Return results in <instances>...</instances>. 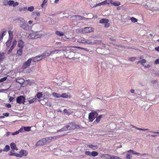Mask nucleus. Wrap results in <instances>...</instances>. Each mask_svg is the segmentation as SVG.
<instances>
[{
    "mask_svg": "<svg viewBox=\"0 0 159 159\" xmlns=\"http://www.w3.org/2000/svg\"><path fill=\"white\" fill-rule=\"evenodd\" d=\"M80 126L76 125L75 122H71L68 123L63 127L57 131V132L65 131L67 130L74 129H79Z\"/></svg>",
    "mask_w": 159,
    "mask_h": 159,
    "instance_id": "f257e3e1",
    "label": "nucleus"
},
{
    "mask_svg": "<svg viewBox=\"0 0 159 159\" xmlns=\"http://www.w3.org/2000/svg\"><path fill=\"white\" fill-rule=\"evenodd\" d=\"M98 114L97 112H90L89 116V118L90 122H92L94 119L96 118L98 116Z\"/></svg>",
    "mask_w": 159,
    "mask_h": 159,
    "instance_id": "f03ea898",
    "label": "nucleus"
},
{
    "mask_svg": "<svg viewBox=\"0 0 159 159\" xmlns=\"http://www.w3.org/2000/svg\"><path fill=\"white\" fill-rule=\"evenodd\" d=\"M109 20L107 19H102L99 21L100 24H104V27L107 28L110 26V23L108 22Z\"/></svg>",
    "mask_w": 159,
    "mask_h": 159,
    "instance_id": "7ed1b4c3",
    "label": "nucleus"
},
{
    "mask_svg": "<svg viewBox=\"0 0 159 159\" xmlns=\"http://www.w3.org/2000/svg\"><path fill=\"white\" fill-rule=\"evenodd\" d=\"M93 30V29L92 27H87L83 29L82 31L83 33L84 34L92 32Z\"/></svg>",
    "mask_w": 159,
    "mask_h": 159,
    "instance_id": "20e7f679",
    "label": "nucleus"
},
{
    "mask_svg": "<svg viewBox=\"0 0 159 159\" xmlns=\"http://www.w3.org/2000/svg\"><path fill=\"white\" fill-rule=\"evenodd\" d=\"M41 36L40 34H38L36 33L33 32L29 34L28 37L30 39H34L39 38Z\"/></svg>",
    "mask_w": 159,
    "mask_h": 159,
    "instance_id": "39448f33",
    "label": "nucleus"
},
{
    "mask_svg": "<svg viewBox=\"0 0 159 159\" xmlns=\"http://www.w3.org/2000/svg\"><path fill=\"white\" fill-rule=\"evenodd\" d=\"M25 98L23 96H20L17 98L16 99V102L17 103L21 104L24 103L25 102Z\"/></svg>",
    "mask_w": 159,
    "mask_h": 159,
    "instance_id": "423d86ee",
    "label": "nucleus"
},
{
    "mask_svg": "<svg viewBox=\"0 0 159 159\" xmlns=\"http://www.w3.org/2000/svg\"><path fill=\"white\" fill-rule=\"evenodd\" d=\"M32 61V59H29L27 61H25L22 66V68L23 69H25L28 67L30 65L31 61Z\"/></svg>",
    "mask_w": 159,
    "mask_h": 159,
    "instance_id": "0eeeda50",
    "label": "nucleus"
},
{
    "mask_svg": "<svg viewBox=\"0 0 159 159\" xmlns=\"http://www.w3.org/2000/svg\"><path fill=\"white\" fill-rule=\"evenodd\" d=\"M7 4L10 6H12L13 7H15L17 6L18 5L19 3L18 2H15L13 0H9L7 1Z\"/></svg>",
    "mask_w": 159,
    "mask_h": 159,
    "instance_id": "6e6552de",
    "label": "nucleus"
},
{
    "mask_svg": "<svg viewBox=\"0 0 159 159\" xmlns=\"http://www.w3.org/2000/svg\"><path fill=\"white\" fill-rule=\"evenodd\" d=\"M46 139H43L42 140H40L38 141L36 144V146L37 147L40 145H44L45 143Z\"/></svg>",
    "mask_w": 159,
    "mask_h": 159,
    "instance_id": "1a4fd4ad",
    "label": "nucleus"
},
{
    "mask_svg": "<svg viewBox=\"0 0 159 159\" xmlns=\"http://www.w3.org/2000/svg\"><path fill=\"white\" fill-rule=\"evenodd\" d=\"M22 22L23 24L22 25L21 27L26 30H27L29 29V25L25 22L24 20L22 19Z\"/></svg>",
    "mask_w": 159,
    "mask_h": 159,
    "instance_id": "9d476101",
    "label": "nucleus"
},
{
    "mask_svg": "<svg viewBox=\"0 0 159 159\" xmlns=\"http://www.w3.org/2000/svg\"><path fill=\"white\" fill-rule=\"evenodd\" d=\"M19 154H20V157H21L24 155L25 156H27L28 153L26 151L24 150H21L19 152Z\"/></svg>",
    "mask_w": 159,
    "mask_h": 159,
    "instance_id": "9b49d317",
    "label": "nucleus"
},
{
    "mask_svg": "<svg viewBox=\"0 0 159 159\" xmlns=\"http://www.w3.org/2000/svg\"><path fill=\"white\" fill-rule=\"evenodd\" d=\"M18 46L20 48H22L24 47V43L22 40H20L18 41Z\"/></svg>",
    "mask_w": 159,
    "mask_h": 159,
    "instance_id": "f8f14e48",
    "label": "nucleus"
},
{
    "mask_svg": "<svg viewBox=\"0 0 159 159\" xmlns=\"http://www.w3.org/2000/svg\"><path fill=\"white\" fill-rule=\"evenodd\" d=\"M10 146L12 150H17L18 149L16 147V144L14 143H11L10 144Z\"/></svg>",
    "mask_w": 159,
    "mask_h": 159,
    "instance_id": "ddd939ff",
    "label": "nucleus"
},
{
    "mask_svg": "<svg viewBox=\"0 0 159 159\" xmlns=\"http://www.w3.org/2000/svg\"><path fill=\"white\" fill-rule=\"evenodd\" d=\"M51 54V53H50L49 51H47L46 52H44L43 54H42L41 55L42 56L43 58H45L49 56Z\"/></svg>",
    "mask_w": 159,
    "mask_h": 159,
    "instance_id": "4468645a",
    "label": "nucleus"
},
{
    "mask_svg": "<svg viewBox=\"0 0 159 159\" xmlns=\"http://www.w3.org/2000/svg\"><path fill=\"white\" fill-rule=\"evenodd\" d=\"M63 111H62L61 110H58V112L59 113H61L62 112V114L63 113L65 115L66 114V115H69V113L67 112V110H62Z\"/></svg>",
    "mask_w": 159,
    "mask_h": 159,
    "instance_id": "2eb2a0df",
    "label": "nucleus"
},
{
    "mask_svg": "<svg viewBox=\"0 0 159 159\" xmlns=\"http://www.w3.org/2000/svg\"><path fill=\"white\" fill-rule=\"evenodd\" d=\"M22 53V48H20L17 51V54L19 56H21Z\"/></svg>",
    "mask_w": 159,
    "mask_h": 159,
    "instance_id": "dca6fc26",
    "label": "nucleus"
},
{
    "mask_svg": "<svg viewBox=\"0 0 159 159\" xmlns=\"http://www.w3.org/2000/svg\"><path fill=\"white\" fill-rule=\"evenodd\" d=\"M48 2V0H43L42 3L41 5L42 8H44L47 6L46 3Z\"/></svg>",
    "mask_w": 159,
    "mask_h": 159,
    "instance_id": "f3484780",
    "label": "nucleus"
},
{
    "mask_svg": "<svg viewBox=\"0 0 159 159\" xmlns=\"http://www.w3.org/2000/svg\"><path fill=\"white\" fill-rule=\"evenodd\" d=\"M8 34L9 35V36L8 38V39H9L12 40L13 38V32L11 31L10 30H9L8 31Z\"/></svg>",
    "mask_w": 159,
    "mask_h": 159,
    "instance_id": "a211bd4d",
    "label": "nucleus"
},
{
    "mask_svg": "<svg viewBox=\"0 0 159 159\" xmlns=\"http://www.w3.org/2000/svg\"><path fill=\"white\" fill-rule=\"evenodd\" d=\"M52 96L55 98H61V94H60L59 93H56L55 92H53L52 93Z\"/></svg>",
    "mask_w": 159,
    "mask_h": 159,
    "instance_id": "6ab92c4d",
    "label": "nucleus"
},
{
    "mask_svg": "<svg viewBox=\"0 0 159 159\" xmlns=\"http://www.w3.org/2000/svg\"><path fill=\"white\" fill-rule=\"evenodd\" d=\"M131 126L132 128H135L137 129L140 130L145 131V130H148V129H142V128H137L136 126H134L131 125Z\"/></svg>",
    "mask_w": 159,
    "mask_h": 159,
    "instance_id": "aec40b11",
    "label": "nucleus"
},
{
    "mask_svg": "<svg viewBox=\"0 0 159 159\" xmlns=\"http://www.w3.org/2000/svg\"><path fill=\"white\" fill-rule=\"evenodd\" d=\"M10 149V146L8 145H6L4 148L3 149V151L4 152H7L9 151Z\"/></svg>",
    "mask_w": 159,
    "mask_h": 159,
    "instance_id": "412c9836",
    "label": "nucleus"
},
{
    "mask_svg": "<svg viewBox=\"0 0 159 159\" xmlns=\"http://www.w3.org/2000/svg\"><path fill=\"white\" fill-rule=\"evenodd\" d=\"M16 81L17 82L20 84H22L24 82V80L22 79H16Z\"/></svg>",
    "mask_w": 159,
    "mask_h": 159,
    "instance_id": "4be33fe9",
    "label": "nucleus"
},
{
    "mask_svg": "<svg viewBox=\"0 0 159 159\" xmlns=\"http://www.w3.org/2000/svg\"><path fill=\"white\" fill-rule=\"evenodd\" d=\"M37 99L36 97L34 98H33L32 99H31L30 100H29L28 102H29V104H32L35 102H36L37 101Z\"/></svg>",
    "mask_w": 159,
    "mask_h": 159,
    "instance_id": "5701e85b",
    "label": "nucleus"
},
{
    "mask_svg": "<svg viewBox=\"0 0 159 159\" xmlns=\"http://www.w3.org/2000/svg\"><path fill=\"white\" fill-rule=\"evenodd\" d=\"M68 97V95L66 93H63L61 94V98H67Z\"/></svg>",
    "mask_w": 159,
    "mask_h": 159,
    "instance_id": "b1692460",
    "label": "nucleus"
},
{
    "mask_svg": "<svg viewBox=\"0 0 159 159\" xmlns=\"http://www.w3.org/2000/svg\"><path fill=\"white\" fill-rule=\"evenodd\" d=\"M31 127L29 126L23 127L25 131L28 132L31 130Z\"/></svg>",
    "mask_w": 159,
    "mask_h": 159,
    "instance_id": "393cba45",
    "label": "nucleus"
},
{
    "mask_svg": "<svg viewBox=\"0 0 159 159\" xmlns=\"http://www.w3.org/2000/svg\"><path fill=\"white\" fill-rule=\"evenodd\" d=\"M89 148H92L93 150H95L98 148L97 146L93 145H90L89 146Z\"/></svg>",
    "mask_w": 159,
    "mask_h": 159,
    "instance_id": "a878e982",
    "label": "nucleus"
},
{
    "mask_svg": "<svg viewBox=\"0 0 159 159\" xmlns=\"http://www.w3.org/2000/svg\"><path fill=\"white\" fill-rule=\"evenodd\" d=\"M8 97H9V101L10 102H13L15 101V99L14 98L12 97H10L9 96H8Z\"/></svg>",
    "mask_w": 159,
    "mask_h": 159,
    "instance_id": "bb28decb",
    "label": "nucleus"
},
{
    "mask_svg": "<svg viewBox=\"0 0 159 159\" xmlns=\"http://www.w3.org/2000/svg\"><path fill=\"white\" fill-rule=\"evenodd\" d=\"M56 34L60 36H63L64 34L61 31H57L56 32Z\"/></svg>",
    "mask_w": 159,
    "mask_h": 159,
    "instance_id": "cd10ccee",
    "label": "nucleus"
},
{
    "mask_svg": "<svg viewBox=\"0 0 159 159\" xmlns=\"http://www.w3.org/2000/svg\"><path fill=\"white\" fill-rule=\"evenodd\" d=\"M102 117V115H100L99 116H98V117H96V119L95 120V121H96L98 123L99 122L101 118Z\"/></svg>",
    "mask_w": 159,
    "mask_h": 159,
    "instance_id": "c85d7f7f",
    "label": "nucleus"
},
{
    "mask_svg": "<svg viewBox=\"0 0 159 159\" xmlns=\"http://www.w3.org/2000/svg\"><path fill=\"white\" fill-rule=\"evenodd\" d=\"M98 155V153L96 151H93L91 152V155L93 157H95Z\"/></svg>",
    "mask_w": 159,
    "mask_h": 159,
    "instance_id": "c756f323",
    "label": "nucleus"
},
{
    "mask_svg": "<svg viewBox=\"0 0 159 159\" xmlns=\"http://www.w3.org/2000/svg\"><path fill=\"white\" fill-rule=\"evenodd\" d=\"M108 4V2H107V0L102 2L98 4V5L101 6L102 5H107Z\"/></svg>",
    "mask_w": 159,
    "mask_h": 159,
    "instance_id": "7c9ffc66",
    "label": "nucleus"
},
{
    "mask_svg": "<svg viewBox=\"0 0 159 159\" xmlns=\"http://www.w3.org/2000/svg\"><path fill=\"white\" fill-rule=\"evenodd\" d=\"M27 9L26 7H24L23 8H20L19 10L20 11L24 12L27 10Z\"/></svg>",
    "mask_w": 159,
    "mask_h": 159,
    "instance_id": "2f4dec72",
    "label": "nucleus"
},
{
    "mask_svg": "<svg viewBox=\"0 0 159 159\" xmlns=\"http://www.w3.org/2000/svg\"><path fill=\"white\" fill-rule=\"evenodd\" d=\"M85 40V43H87L89 44H92L93 43H95L93 41H92L86 39Z\"/></svg>",
    "mask_w": 159,
    "mask_h": 159,
    "instance_id": "473e14b6",
    "label": "nucleus"
},
{
    "mask_svg": "<svg viewBox=\"0 0 159 159\" xmlns=\"http://www.w3.org/2000/svg\"><path fill=\"white\" fill-rule=\"evenodd\" d=\"M12 40L8 39V41H7L6 44L7 47H9L12 42Z\"/></svg>",
    "mask_w": 159,
    "mask_h": 159,
    "instance_id": "72a5a7b5",
    "label": "nucleus"
},
{
    "mask_svg": "<svg viewBox=\"0 0 159 159\" xmlns=\"http://www.w3.org/2000/svg\"><path fill=\"white\" fill-rule=\"evenodd\" d=\"M83 18H84V17H83L80 16L76 15V20H81Z\"/></svg>",
    "mask_w": 159,
    "mask_h": 159,
    "instance_id": "f704fd0d",
    "label": "nucleus"
},
{
    "mask_svg": "<svg viewBox=\"0 0 159 159\" xmlns=\"http://www.w3.org/2000/svg\"><path fill=\"white\" fill-rule=\"evenodd\" d=\"M130 20H131L132 22L133 23L136 22L138 21L137 20L136 18L134 17H131Z\"/></svg>",
    "mask_w": 159,
    "mask_h": 159,
    "instance_id": "c9c22d12",
    "label": "nucleus"
},
{
    "mask_svg": "<svg viewBox=\"0 0 159 159\" xmlns=\"http://www.w3.org/2000/svg\"><path fill=\"white\" fill-rule=\"evenodd\" d=\"M113 4L115 6H119L120 5V3L118 1H116L113 3Z\"/></svg>",
    "mask_w": 159,
    "mask_h": 159,
    "instance_id": "e433bc0d",
    "label": "nucleus"
},
{
    "mask_svg": "<svg viewBox=\"0 0 159 159\" xmlns=\"http://www.w3.org/2000/svg\"><path fill=\"white\" fill-rule=\"evenodd\" d=\"M34 7L33 6H31L30 7H29L28 8L27 10L28 11H34Z\"/></svg>",
    "mask_w": 159,
    "mask_h": 159,
    "instance_id": "4c0bfd02",
    "label": "nucleus"
},
{
    "mask_svg": "<svg viewBox=\"0 0 159 159\" xmlns=\"http://www.w3.org/2000/svg\"><path fill=\"white\" fill-rule=\"evenodd\" d=\"M102 156H103L104 157L110 159L111 155L108 154H105L103 155Z\"/></svg>",
    "mask_w": 159,
    "mask_h": 159,
    "instance_id": "58836bf2",
    "label": "nucleus"
},
{
    "mask_svg": "<svg viewBox=\"0 0 159 159\" xmlns=\"http://www.w3.org/2000/svg\"><path fill=\"white\" fill-rule=\"evenodd\" d=\"M7 30L5 29H3L2 30V34H1L4 36L5 35V34H7Z\"/></svg>",
    "mask_w": 159,
    "mask_h": 159,
    "instance_id": "ea45409f",
    "label": "nucleus"
},
{
    "mask_svg": "<svg viewBox=\"0 0 159 159\" xmlns=\"http://www.w3.org/2000/svg\"><path fill=\"white\" fill-rule=\"evenodd\" d=\"M110 159H120V158L118 157L112 156L111 155Z\"/></svg>",
    "mask_w": 159,
    "mask_h": 159,
    "instance_id": "a19ab883",
    "label": "nucleus"
},
{
    "mask_svg": "<svg viewBox=\"0 0 159 159\" xmlns=\"http://www.w3.org/2000/svg\"><path fill=\"white\" fill-rule=\"evenodd\" d=\"M7 77H5L3 78H2L1 79H0V83L6 80L7 79Z\"/></svg>",
    "mask_w": 159,
    "mask_h": 159,
    "instance_id": "79ce46f5",
    "label": "nucleus"
},
{
    "mask_svg": "<svg viewBox=\"0 0 159 159\" xmlns=\"http://www.w3.org/2000/svg\"><path fill=\"white\" fill-rule=\"evenodd\" d=\"M31 58L32 59V61H38V58L37 56L34 57H33Z\"/></svg>",
    "mask_w": 159,
    "mask_h": 159,
    "instance_id": "37998d69",
    "label": "nucleus"
},
{
    "mask_svg": "<svg viewBox=\"0 0 159 159\" xmlns=\"http://www.w3.org/2000/svg\"><path fill=\"white\" fill-rule=\"evenodd\" d=\"M37 98H40L42 96V94L41 93H39L36 95Z\"/></svg>",
    "mask_w": 159,
    "mask_h": 159,
    "instance_id": "c03bdc74",
    "label": "nucleus"
},
{
    "mask_svg": "<svg viewBox=\"0 0 159 159\" xmlns=\"http://www.w3.org/2000/svg\"><path fill=\"white\" fill-rule=\"evenodd\" d=\"M33 14L34 15H35L37 16H39L40 15V13L37 11L34 12Z\"/></svg>",
    "mask_w": 159,
    "mask_h": 159,
    "instance_id": "a18cd8bd",
    "label": "nucleus"
},
{
    "mask_svg": "<svg viewBox=\"0 0 159 159\" xmlns=\"http://www.w3.org/2000/svg\"><path fill=\"white\" fill-rule=\"evenodd\" d=\"M57 50L55 49H53L51 50V51H49V52L50 53H51V54L52 53L57 52Z\"/></svg>",
    "mask_w": 159,
    "mask_h": 159,
    "instance_id": "49530a36",
    "label": "nucleus"
},
{
    "mask_svg": "<svg viewBox=\"0 0 159 159\" xmlns=\"http://www.w3.org/2000/svg\"><path fill=\"white\" fill-rule=\"evenodd\" d=\"M132 154L136 155L138 156H140L141 155V154L140 153L136 152H135L134 151H133V153H132Z\"/></svg>",
    "mask_w": 159,
    "mask_h": 159,
    "instance_id": "de8ad7c7",
    "label": "nucleus"
},
{
    "mask_svg": "<svg viewBox=\"0 0 159 159\" xmlns=\"http://www.w3.org/2000/svg\"><path fill=\"white\" fill-rule=\"evenodd\" d=\"M132 157L130 154H127L126 155V157L127 159H130Z\"/></svg>",
    "mask_w": 159,
    "mask_h": 159,
    "instance_id": "09e8293b",
    "label": "nucleus"
},
{
    "mask_svg": "<svg viewBox=\"0 0 159 159\" xmlns=\"http://www.w3.org/2000/svg\"><path fill=\"white\" fill-rule=\"evenodd\" d=\"M19 133H22L25 132L24 130V129L23 127H22L21 128H20L19 130H18Z\"/></svg>",
    "mask_w": 159,
    "mask_h": 159,
    "instance_id": "8fccbe9b",
    "label": "nucleus"
},
{
    "mask_svg": "<svg viewBox=\"0 0 159 159\" xmlns=\"http://www.w3.org/2000/svg\"><path fill=\"white\" fill-rule=\"evenodd\" d=\"M135 57H132L131 58H129V60L131 61H134L135 60Z\"/></svg>",
    "mask_w": 159,
    "mask_h": 159,
    "instance_id": "3c124183",
    "label": "nucleus"
},
{
    "mask_svg": "<svg viewBox=\"0 0 159 159\" xmlns=\"http://www.w3.org/2000/svg\"><path fill=\"white\" fill-rule=\"evenodd\" d=\"M14 48V47H13V46H11L8 51V53H9L10 52H11L12 51V50Z\"/></svg>",
    "mask_w": 159,
    "mask_h": 159,
    "instance_id": "603ef678",
    "label": "nucleus"
},
{
    "mask_svg": "<svg viewBox=\"0 0 159 159\" xmlns=\"http://www.w3.org/2000/svg\"><path fill=\"white\" fill-rule=\"evenodd\" d=\"M85 153L86 155L89 156H90L91 155V152L89 151H85Z\"/></svg>",
    "mask_w": 159,
    "mask_h": 159,
    "instance_id": "864d4df0",
    "label": "nucleus"
},
{
    "mask_svg": "<svg viewBox=\"0 0 159 159\" xmlns=\"http://www.w3.org/2000/svg\"><path fill=\"white\" fill-rule=\"evenodd\" d=\"M71 18L72 20H76V15L73 16Z\"/></svg>",
    "mask_w": 159,
    "mask_h": 159,
    "instance_id": "5fc2aeb1",
    "label": "nucleus"
},
{
    "mask_svg": "<svg viewBox=\"0 0 159 159\" xmlns=\"http://www.w3.org/2000/svg\"><path fill=\"white\" fill-rule=\"evenodd\" d=\"M65 51L67 53L70 52L71 53L74 54L73 52H71L70 49H66Z\"/></svg>",
    "mask_w": 159,
    "mask_h": 159,
    "instance_id": "6e6d98bb",
    "label": "nucleus"
},
{
    "mask_svg": "<svg viewBox=\"0 0 159 159\" xmlns=\"http://www.w3.org/2000/svg\"><path fill=\"white\" fill-rule=\"evenodd\" d=\"M17 43V41L16 40H14L12 44V46H13V47H14L16 45Z\"/></svg>",
    "mask_w": 159,
    "mask_h": 159,
    "instance_id": "4d7b16f0",
    "label": "nucleus"
},
{
    "mask_svg": "<svg viewBox=\"0 0 159 159\" xmlns=\"http://www.w3.org/2000/svg\"><path fill=\"white\" fill-rule=\"evenodd\" d=\"M19 133V132L18 130V131H16V132H15L14 133H12V135H15Z\"/></svg>",
    "mask_w": 159,
    "mask_h": 159,
    "instance_id": "13d9d810",
    "label": "nucleus"
},
{
    "mask_svg": "<svg viewBox=\"0 0 159 159\" xmlns=\"http://www.w3.org/2000/svg\"><path fill=\"white\" fill-rule=\"evenodd\" d=\"M37 57H38V61L40 60L43 58L42 55H40V56H37Z\"/></svg>",
    "mask_w": 159,
    "mask_h": 159,
    "instance_id": "bf43d9fd",
    "label": "nucleus"
},
{
    "mask_svg": "<svg viewBox=\"0 0 159 159\" xmlns=\"http://www.w3.org/2000/svg\"><path fill=\"white\" fill-rule=\"evenodd\" d=\"M7 89H0V93L4 92L5 91H7Z\"/></svg>",
    "mask_w": 159,
    "mask_h": 159,
    "instance_id": "052dcab7",
    "label": "nucleus"
},
{
    "mask_svg": "<svg viewBox=\"0 0 159 159\" xmlns=\"http://www.w3.org/2000/svg\"><path fill=\"white\" fill-rule=\"evenodd\" d=\"M14 150H13L12 151H11L10 152V154H9L10 156H13L14 154V151H13Z\"/></svg>",
    "mask_w": 159,
    "mask_h": 159,
    "instance_id": "680f3d73",
    "label": "nucleus"
},
{
    "mask_svg": "<svg viewBox=\"0 0 159 159\" xmlns=\"http://www.w3.org/2000/svg\"><path fill=\"white\" fill-rule=\"evenodd\" d=\"M146 62V60L144 59H142L141 60V63L142 64L145 63Z\"/></svg>",
    "mask_w": 159,
    "mask_h": 159,
    "instance_id": "e2e57ef3",
    "label": "nucleus"
},
{
    "mask_svg": "<svg viewBox=\"0 0 159 159\" xmlns=\"http://www.w3.org/2000/svg\"><path fill=\"white\" fill-rule=\"evenodd\" d=\"M107 1V2H108V4L109 3H110L111 4H113L112 0H106Z\"/></svg>",
    "mask_w": 159,
    "mask_h": 159,
    "instance_id": "0e129e2a",
    "label": "nucleus"
},
{
    "mask_svg": "<svg viewBox=\"0 0 159 159\" xmlns=\"http://www.w3.org/2000/svg\"><path fill=\"white\" fill-rule=\"evenodd\" d=\"M6 106L8 108H10L11 107V105L9 104H7L6 105Z\"/></svg>",
    "mask_w": 159,
    "mask_h": 159,
    "instance_id": "69168bd1",
    "label": "nucleus"
},
{
    "mask_svg": "<svg viewBox=\"0 0 159 159\" xmlns=\"http://www.w3.org/2000/svg\"><path fill=\"white\" fill-rule=\"evenodd\" d=\"M155 63L156 64H159V59H157L155 61Z\"/></svg>",
    "mask_w": 159,
    "mask_h": 159,
    "instance_id": "338daca9",
    "label": "nucleus"
},
{
    "mask_svg": "<svg viewBox=\"0 0 159 159\" xmlns=\"http://www.w3.org/2000/svg\"><path fill=\"white\" fill-rule=\"evenodd\" d=\"M9 114V113L7 112L6 113H4L3 114V115L6 116H8Z\"/></svg>",
    "mask_w": 159,
    "mask_h": 159,
    "instance_id": "774afa93",
    "label": "nucleus"
}]
</instances>
